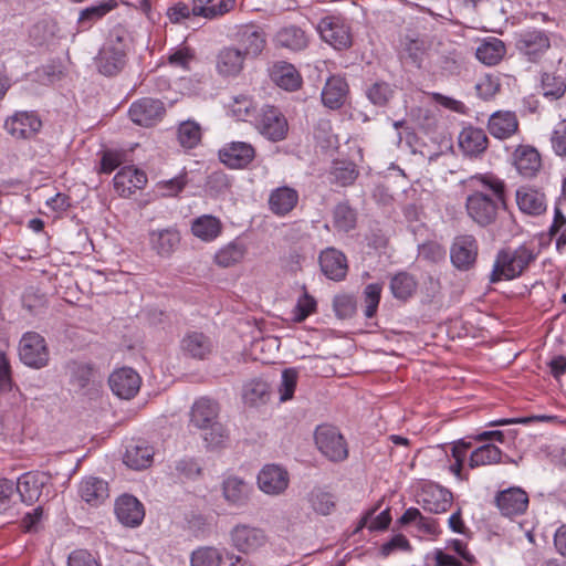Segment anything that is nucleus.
Returning <instances> with one entry per match:
<instances>
[{
  "instance_id": "f257e3e1",
  "label": "nucleus",
  "mask_w": 566,
  "mask_h": 566,
  "mask_svg": "<svg viewBox=\"0 0 566 566\" xmlns=\"http://www.w3.org/2000/svg\"><path fill=\"white\" fill-rule=\"evenodd\" d=\"M470 193L465 209L470 219L482 228L495 223L500 208L506 206L505 182L493 174H476L468 179Z\"/></svg>"
},
{
  "instance_id": "f03ea898",
  "label": "nucleus",
  "mask_w": 566,
  "mask_h": 566,
  "mask_svg": "<svg viewBox=\"0 0 566 566\" xmlns=\"http://www.w3.org/2000/svg\"><path fill=\"white\" fill-rule=\"evenodd\" d=\"M539 253L541 250L532 242L499 250L490 274V282L497 283L523 276L536 263Z\"/></svg>"
},
{
  "instance_id": "7ed1b4c3",
  "label": "nucleus",
  "mask_w": 566,
  "mask_h": 566,
  "mask_svg": "<svg viewBox=\"0 0 566 566\" xmlns=\"http://www.w3.org/2000/svg\"><path fill=\"white\" fill-rule=\"evenodd\" d=\"M129 44L128 30L122 24L113 27L95 57L98 72L109 77L119 74L127 64Z\"/></svg>"
},
{
  "instance_id": "20e7f679",
  "label": "nucleus",
  "mask_w": 566,
  "mask_h": 566,
  "mask_svg": "<svg viewBox=\"0 0 566 566\" xmlns=\"http://www.w3.org/2000/svg\"><path fill=\"white\" fill-rule=\"evenodd\" d=\"M552 34L543 29L526 28L515 33L514 48L518 56L532 64H541L552 49Z\"/></svg>"
},
{
  "instance_id": "39448f33",
  "label": "nucleus",
  "mask_w": 566,
  "mask_h": 566,
  "mask_svg": "<svg viewBox=\"0 0 566 566\" xmlns=\"http://www.w3.org/2000/svg\"><path fill=\"white\" fill-rule=\"evenodd\" d=\"M19 356L28 367L35 369L45 367L50 359L45 338L36 332L24 333L19 344Z\"/></svg>"
},
{
  "instance_id": "423d86ee",
  "label": "nucleus",
  "mask_w": 566,
  "mask_h": 566,
  "mask_svg": "<svg viewBox=\"0 0 566 566\" xmlns=\"http://www.w3.org/2000/svg\"><path fill=\"white\" fill-rule=\"evenodd\" d=\"M314 438L318 450L331 461L340 462L347 459V443L336 427L318 426Z\"/></svg>"
},
{
  "instance_id": "0eeeda50",
  "label": "nucleus",
  "mask_w": 566,
  "mask_h": 566,
  "mask_svg": "<svg viewBox=\"0 0 566 566\" xmlns=\"http://www.w3.org/2000/svg\"><path fill=\"white\" fill-rule=\"evenodd\" d=\"M255 126L260 134L271 142L285 139L289 132L287 119L280 108L264 105L256 118Z\"/></svg>"
},
{
  "instance_id": "6e6552de",
  "label": "nucleus",
  "mask_w": 566,
  "mask_h": 566,
  "mask_svg": "<svg viewBox=\"0 0 566 566\" xmlns=\"http://www.w3.org/2000/svg\"><path fill=\"white\" fill-rule=\"evenodd\" d=\"M318 32L322 40L335 50L343 51L352 46L350 28L339 17L328 15L323 18L318 23Z\"/></svg>"
},
{
  "instance_id": "1a4fd4ad",
  "label": "nucleus",
  "mask_w": 566,
  "mask_h": 566,
  "mask_svg": "<svg viewBox=\"0 0 566 566\" xmlns=\"http://www.w3.org/2000/svg\"><path fill=\"white\" fill-rule=\"evenodd\" d=\"M230 541L237 551L249 554L264 546L268 542V535L261 527L239 523L231 528Z\"/></svg>"
},
{
  "instance_id": "9d476101",
  "label": "nucleus",
  "mask_w": 566,
  "mask_h": 566,
  "mask_svg": "<svg viewBox=\"0 0 566 566\" xmlns=\"http://www.w3.org/2000/svg\"><path fill=\"white\" fill-rule=\"evenodd\" d=\"M256 156L255 148L245 142H230L218 151L219 160L230 169H245Z\"/></svg>"
},
{
  "instance_id": "9b49d317",
  "label": "nucleus",
  "mask_w": 566,
  "mask_h": 566,
  "mask_svg": "<svg viewBox=\"0 0 566 566\" xmlns=\"http://www.w3.org/2000/svg\"><path fill=\"white\" fill-rule=\"evenodd\" d=\"M479 244L472 234L457 235L450 248L452 264L460 271L471 270L478 259Z\"/></svg>"
},
{
  "instance_id": "f8f14e48",
  "label": "nucleus",
  "mask_w": 566,
  "mask_h": 566,
  "mask_svg": "<svg viewBox=\"0 0 566 566\" xmlns=\"http://www.w3.org/2000/svg\"><path fill=\"white\" fill-rule=\"evenodd\" d=\"M166 113L164 103L160 99L143 97L135 101L128 111L130 119L144 127H150L161 120Z\"/></svg>"
},
{
  "instance_id": "ddd939ff",
  "label": "nucleus",
  "mask_w": 566,
  "mask_h": 566,
  "mask_svg": "<svg viewBox=\"0 0 566 566\" xmlns=\"http://www.w3.org/2000/svg\"><path fill=\"white\" fill-rule=\"evenodd\" d=\"M6 130L14 138H33L42 128V120L35 112H17L4 123Z\"/></svg>"
},
{
  "instance_id": "4468645a",
  "label": "nucleus",
  "mask_w": 566,
  "mask_h": 566,
  "mask_svg": "<svg viewBox=\"0 0 566 566\" xmlns=\"http://www.w3.org/2000/svg\"><path fill=\"white\" fill-rule=\"evenodd\" d=\"M528 494L520 486H511L499 491L495 496V504L501 514L506 517L522 515L528 506Z\"/></svg>"
},
{
  "instance_id": "2eb2a0df",
  "label": "nucleus",
  "mask_w": 566,
  "mask_h": 566,
  "mask_svg": "<svg viewBox=\"0 0 566 566\" xmlns=\"http://www.w3.org/2000/svg\"><path fill=\"white\" fill-rule=\"evenodd\" d=\"M112 391L122 399H130L140 388V376L129 367H123L111 374L108 379Z\"/></svg>"
},
{
  "instance_id": "dca6fc26",
  "label": "nucleus",
  "mask_w": 566,
  "mask_h": 566,
  "mask_svg": "<svg viewBox=\"0 0 566 566\" xmlns=\"http://www.w3.org/2000/svg\"><path fill=\"white\" fill-rule=\"evenodd\" d=\"M147 181L146 172L133 166L120 168L113 179L115 191L124 198H128L137 190L143 189Z\"/></svg>"
},
{
  "instance_id": "f3484780",
  "label": "nucleus",
  "mask_w": 566,
  "mask_h": 566,
  "mask_svg": "<svg viewBox=\"0 0 566 566\" xmlns=\"http://www.w3.org/2000/svg\"><path fill=\"white\" fill-rule=\"evenodd\" d=\"M213 349L211 338L201 332H188L180 340V350L187 358L205 360L212 355Z\"/></svg>"
},
{
  "instance_id": "a211bd4d",
  "label": "nucleus",
  "mask_w": 566,
  "mask_h": 566,
  "mask_svg": "<svg viewBox=\"0 0 566 566\" xmlns=\"http://www.w3.org/2000/svg\"><path fill=\"white\" fill-rule=\"evenodd\" d=\"M289 473L276 464H266L258 474L259 489L270 495H279L289 486Z\"/></svg>"
},
{
  "instance_id": "6ab92c4d",
  "label": "nucleus",
  "mask_w": 566,
  "mask_h": 566,
  "mask_svg": "<svg viewBox=\"0 0 566 566\" xmlns=\"http://www.w3.org/2000/svg\"><path fill=\"white\" fill-rule=\"evenodd\" d=\"M77 494L90 507H98L109 497L108 483L97 476H84L78 483Z\"/></svg>"
},
{
  "instance_id": "aec40b11",
  "label": "nucleus",
  "mask_w": 566,
  "mask_h": 566,
  "mask_svg": "<svg viewBox=\"0 0 566 566\" xmlns=\"http://www.w3.org/2000/svg\"><path fill=\"white\" fill-rule=\"evenodd\" d=\"M238 49L249 57H255L264 50L266 44V35L264 31L255 24L242 25L237 34Z\"/></svg>"
},
{
  "instance_id": "412c9836",
  "label": "nucleus",
  "mask_w": 566,
  "mask_h": 566,
  "mask_svg": "<svg viewBox=\"0 0 566 566\" xmlns=\"http://www.w3.org/2000/svg\"><path fill=\"white\" fill-rule=\"evenodd\" d=\"M318 262L326 277L335 282L345 280L348 272V263L346 255L342 251L335 248H327L321 252Z\"/></svg>"
},
{
  "instance_id": "4be33fe9",
  "label": "nucleus",
  "mask_w": 566,
  "mask_h": 566,
  "mask_svg": "<svg viewBox=\"0 0 566 566\" xmlns=\"http://www.w3.org/2000/svg\"><path fill=\"white\" fill-rule=\"evenodd\" d=\"M348 95L349 85L346 78L340 75H332L322 90L321 99L325 107L336 111L345 105Z\"/></svg>"
},
{
  "instance_id": "5701e85b",
  "label": "nucleus",
  "mask_w": 566,
  "mask_h": 566,
  "mask_svg": "<svg viewBox=\"0 0 566 566\" xmlns=\"http://www.w3.org/2000/svg\"><path fill=\"white\" fill-rule=\"evenodd\" d=\"M50 476L43 472L31 471L23 473L17 482L15 490L21 496L22 502L33 504L38 502L43 488L48 484Z\"/></svg>"
},
{
  "instance_id": "b1692460",
  "label": "nucleus",
  "mask_w": 566,
  "mask_h": 566,
  "mask_svg": "<svg viewBox=\"0 0 566 566\" xmlns=\"http://www.w3.org/2000/svg\"><path fill=\"white\" fill-rule=\"evenodd\" d=\"M513 166L525 178L535 177L542 168V157L531 145H518L513 153Z\"/></svg>"
},
{
  "instance_id": "393cba45",
  "label": "nucleus",
  "mask_w": 566,
  "mask_h": 566,
  "mask_svg": "<svg viewBox=\"0 0 566 566\" xmlns=\"http://www.w3.org/2000/svg\"><path fill=\"white\" fill-rule=\"evenodd\" d=\"M114 510L118 521L125 526H138L145 517L144 505L129 494L120 495L115 502Z\"/></svg>"
},
{
  "instance_id": "a878e982",
  "label": "nucleus",
  "mask_w": 566,
  "mask_h": 566,
  "mask_svg": "<svg viewBox=\"0 0 566 566\" xmlns=\"http://www.w3.org/2000/svg\"><path fill=\"white\" fill-rule=\"evenodd\" d=\"M459 147L465 156L478 158L489 147V138L482 128L468 126L459 134Z\"/></svg>"
},
{
  "instance_id": "bb28decb",
  "label": "nucleus",
  "mask_w": 566,
  "mask_h": 566,
  "mask_svg": "<svg viewBox=\"0 0 566 566\" xmlns=\"http://www.w3.org/2000/svg\"><path fill=\"white\" fill-rule=\"evenodd\" d=\"M419 503L430 513H444L452 505V493L437 484H429L422 489Z\"/></svg>"
},
{
  "instance_id": "cd10ccee",
  "label": "nucleus",
  "mask_w": 566,
  "mask_h": 566,
  "mask_svg": "<svg viewBox=\"0 0 566 566\" xmlns=\"http://www.w3.org/2000/svg\"><path fill=\"white\" fill-rule=\"evenodd\" d=\"M298 191L289 186H281L271 190L268 199L269 210L276 217H285L298 203Z\"/></svg>"
},
{
  "instance_id": "c85d7f7f",
  "label": "nucleus",
  "mask_w": 566,
  "mask_h": 566,
  "mask_svg": "<svg viewBox=\"0 0 566 566\" xmlns=\"http://www.w3.org/2000/svg\"><path fill=\"white\" fill-rule=\"evenodd\" d=\"M515 200L521 212L528 216H539L546 211L545 195L530 186H522L515 192Z\"/></svg>"
},
{
  "instance_id": "c756f323",
  "label": "nucleus",
  "mask_w": 566,
  "mask_h": 566,
  "mask_svg": "<svg viewBox=\"0 0 566 566\" xmlns=\"http://www.w3.org/2000/svg\"><path fill=\"white\" fill-rule=\"evenodd\" d=\"M489 133L497 139H507L518 129V120L513 112L499 111L488 122Z\"/></svg>"
},
{
  "instance_id": "7c9ffc66",
  "label": "nucleus",
  "mask_w": 566,
  "mask_h": 566,
  "mask_svg": "<svg viewBox=\"0 0 566 566\" xmlns=\"http://www.w3.org/2000/svg\"><path fill=\"white\" fill-rule=\"evenodd\" d=\"M219 409V403L216 400L202 397L195 401L190 421L199 429H207L211 423L217 422Z\"/></svg>"
},
{
  "instance_id": "2f4dec72",
  "label": "nucleus",
  "mask_w": 566,
  "mask_h": 566,
  "mask_svg": "<svg viewBox=\"0 0 566 566\" xmlns=\"http://www.w3.org/2000/svg\"><path fill=\"white\" fill-rule=\"evenodd\" d=\"M180 243V234L175 228L151 230L149 232V244L161 258L170 256Z\"/></svg>"
},
{
  "instance_id": "473e14b6",
  "label": "nucleus",
  "mask_w": 566,
  "mask_h": 566,
  "mask_svg": "<svg viewBox=\"0 0 566 566\" xmlns=\"http://www.w3.org/2000/svg\"><path fill=\"white\" fill-rule=\"evenodd\" d=\"M252 492V486L239 476H228L222 483V493L229 504L245 505Z\"/></svg>"
},
{
  "instance_id": "72a5a7b5",
  "label": "nucleus",
  "mask_w": 566,
  "mask_h": 566,
  "mask_svg": "<svg viewBox=\"0 0 566 566\" xmlns=\"http://www.w3.org/2000/svg\"><path fill=\"white\" fill-rule=\"evenodd\" d=\"M271 78L277 86L291 92L298 90L302 85L298 71L287 62L275 63L271 70Z\"/></svg>"
},
{
  "instance_id": "f704fd0d",
  "label": "nucleus",
  "mask_w": 566,
  "mask_h": 566,
  "mask_svg": "<svg viewBox=\"0 0 566 566\" xmlns=\"http://www.w3.org/2000/svg\"><path fill=\"white\" fill-rule=\"evenodd\" d=\"M505 54V43L501 39L494 36L484 39L475 51L476 59L488 66L499 64Z\"/></svg>"
},
{
  "instance_id": "c9c22d12",
  "label": "nucleus",
  "mask_w": 566,
  "mask_h": 566,
  "mask_svg": "<svg viewBox=\"0 0 566 566\" xmlns=\"http://www.w3.org/2000/svg\"><path fill=\"white\" fill-rule=\"evenodd\" d=\"M538 88L546 99L551 102L559 101L566 94V78L555 72L542 71Z\"/></svg>"
},
{
  "instance_id": "e433bc0d",
  "label": "nucleus",
  "mask_w": 566,
  "mask_h": 566,
  "mask_svg": "<svg viewBox=\"0 0 566 566\" xmlns=\"http://www.w3.org/2000/svg\"><path fill=\"white\" fill-rule=\"evenodd\" d=\"M118 6L117 0H102L85 9L81 10L77 25L78 29L84 31L93 27L94 23L103 19L107 13L116 9Z\"/></svg>"
},
{
  "instance_id": "4c0bfd02",
  "label": "nucleus",
  "mask_w": 566,
  "mask_h": 566,
  "mask_svg": "<svg viewBox=\"0 0 566 566\" xmlns=\"http://www.w3.org/2000/svg\"><path fill=\"white\" fill-rule=\"evenodd\" d=\"M235 0H192V15L214 19L233 10Z\"/></svg>"
},
{
  "instance_id": "58836bf2",
  "label": "nucleus",
  "mask_w": 566,
  "mask_h": 566,
  "mask_svg": "<svg viewBox=\"0 0 566 566\" xmlns=\"http://www.w3.org/2000/svg\"><path fill=\"white\" fill-rule=\"evenodd\" d=\"M389 289L396 300L406 302L415 295L418 281L411 273L400 271L390 277Z\"/></svg>"
},
{
  "instance_id": "ea45409f",
  "label": "nucleus",
  "mask_w": 566,
  "mask_h": 566,
  "mask_svg": "<svg viewBox=\"0 0 566 566\" xmlns=\"http://www.w3.org/2000/svg\"><path fill=\"white\" fill-rule=\"evenodd\" d=\"M247 56L238 48H224L218 54L217 67L220 74L234 76L243 69Z\"/></svg>"
},
{
  "instance_id": "a19ab883",
  "label": "nucleus",
  "mask_w": 566,
  "mask_h": 566,
  "mask_svg": "<svg viewBox=\"0 0 566 566\" xmlns=\"http://www.w3.org/2000/svg\"><path fill=\"white\" fill-rule=\"evenodd\" d=\"M154 449L146 441H137L127 447L124 462L132 469L142 470L153 462Z\"/></svg>"
},
{
  "instance_id": "79ce46f5",
  "label": "nucleus",
  "mask_w": 566,
  "mask_h": 566,
  "mask_svg": "<svg viewBox=\"0 0 566 566\" xmlns=\"http://www.w3.org/2000/svg\"><path fill=\"white\" fill-rule=\"evenodd\" d=\"M221 231L222 223L220 219L211 214L200 216L191 223L192 234L206 242L217 239Z\"/></svg>"
},
{
  "instance_id": "37998d69",
  "label": "nucleus",
  "mask_w": 566,
  "mask_h": 566,
  "mask_svg": "<svg viewBox=\"0 0 566 566\" xmlns=\"http://www.w3.org/2000/svg\"><path fill=\"white\" fill-rule=\"evenodd\" d=\"M332 219L335 230L347 233L356 228L358 213L348 201H342L334 207Z\"/></svg>"
},
{
  "instance_id": "c03bdc74",
  "label": "nucleus",
  "mask_w": 566,
  "mask_h": 566,
  "mask_svg": "<svg viewBox=\"0 0 566 566\" xmlns=\"http://www.w3.org/2000/svg\"><path fill=\"white\" fill-rule=\"evenodd\" d=\"M275 42L279 46L300 51L307 46L308 40L305 31L300 27L287 25L277 31Z\"/></svg>"
},
{
  "instance_id": "a18cd8bd",
  "label": "nucleus",
  "mask_w": 566,
  "mask_h": 566,
  "mask_svg": "<svg viewBox=\"0 0 566 566\" xmlns=\"http://www.w3.org/2000/svg\"><path fill=\"white\" fill-rule=\"evenodd\" d=\"M177 140L185 150L196 148L202 140V128L193 119L181 122L177 128Z\"/></svg>"
},
{
  "instance_id": "49530a36",
  "label": "nucleus",
  "mask_w": 566,
  "mask_h": 566,
  "mask_svg": "<svg viewBox=\"0 0 566 566\" xmlns=\"http://www.w3.org/2000/svg\"><path fill=\"white\" fill-rule=\"evenodd\" d=\"M503 452L493 443H484L473 450L469 458V467L475 469L502 462Z\"/></svg>"
},
{
  "instance_id": "de8ad7c7",
  "label": "nucleus",
  "mask_w": 566,
  "mask_h": 566,
  "mask_svg": "<svg viewBox=\"0 0 566 566\" xmlns=\"http://www.w3.org/2000/svg\"><path fill=\"white\" fill-rule=\"evenodd\" d=\"M245 252V245L241 241L234 240L218 250L214 254V262L221 268H230L241 262Z\"/></svg>"
},
{
  "instance_id": "09e8293b",
  "label": "nucleus",
  "mask_w": 566,
  "mask_h": 566,
  "mask_svg": "<svg viewBox=\"0 0 566 566\" xmlns=\"http://www.w3.org/2000/svg\"><path fill=\"white\" fill-rule=\"evenodd\" d=\"M358 177L356 165L352 161L336 160L331 170V181L342 187L350 186Z\"/></svg>"
},
{
  "instance_id": "8fccbe9b",
  "label": "nucleus",
  "mask_w": 566,
  "mask_h": 566,
  "mask_svg": "<svg viewBox=\"0 0 566 566\" xmlns=\"http://www.w3.org/2000/svg\"><path fill=\"white\" fill-rule=\"evenodd\" d=\"M308 501L312 509L321 515H328L336 507L335 495L322 489H314L308 495Z\"/></svg>"
},
{
  "instance_id": "3c124183",
  "label": "nucleus",
  "mask_w": 566,
  "mask_h": 566,
  "mask_svg": "<svg viewBox=\"0 0 566 566\" xmlns=\"http://www.w3.org/2000/svg\"><path fill=\"white\" fill-rule=\"evenodd\" d=\"M270 395L269 384L262 379H252L243 387V399L249 405L264 402Z\"/></svg>"
},
{
  "instance_id": "603ef678",
  "label": "nucleus",
  "mask_w": 566,
  "mask_h": 566,
  "mask_svg": "<svg viewBox=\"0 0 566 566\" xmlns=\"http://www.w3.org/2000/svg\"><path fill=\"white\" fill-rule=\"evenodd\" d=\"M394 88L385 81H376L366 90V96L375 106L385 107L394 96Z\"/></svg>"
},
{
  "instance_id": "864d4df0",
  "label": "nucleus",
  "mask_w": 566,
  "mask_h": 566,
  "mask_svg": "<svg viewBox=\"0 0 566 566\" xmlns=\"http://www.w3.org/2000/svg\"><path fill=\"white\" fill-rule=\"evenodd\" d=\"M190 563L191 566H220L222 555L216 547H199L192 552Z\"/></svg>"
},
{
  "instance_id": "5fc2aeb1",
  "label": "nucleus",
  "mask_w": 566,
  "mask_h": 566,
  "mask_svg": "<svg viewBox=\"0 0 566 566\" xmlns=\"http://www.w3.org/2000/svg\"><path fill=\"white\" fill-rule=\"evenodd\" d=\"M333 310L339 319L352 318L357 310L356 298L354 295L346 293L337 294L333 298Z\"/></svg>"
},
{
  "instance_id": "6e6d98bb",
  "label": "nucleus",
  "mask_w": 566,
  "mask_h": 566,
  "mask_svg": "<svg viewBox=\"0 0 566 566\" xmlns=\"http://www.w3.org/2000/svg\"><path fill=\"white\" fill-rule=\"evenodd\" d=\"M382 285L379 283L367 284L364 289V314L367 318H373L378 310L381 298Z\"/></svg>"
},
{
  "instance_id": "4d7b16f0",
  "label": "nucleus",
  "mask_w": 566,
  "mask_h": 566,
  "mask_svg": "<svg viewBox=\"0 0 566 566\" xmlns=\"http://www.w3.org/2000/svg\"><path fill=\"white\" fill-rule=\"evenodd\" d=\"M316 311V300L304 289V293L298 297L297 303L293 310V321L295 323H302Z\"/></svg>"
},
{
  "instance_id": "13d9d810",
  "label": "nucleus",
  "mask_w": 566,
  "mask_h": 566,
  "mask_svg": "<svg viewBox=\"0 0 566 566\" xmlns=\"http://www.w3.org/2000/svg\"><path fill=\"white\" fill-rule=\"evenodd\" d=\"M548 234L551 238L558 234L556 239V250L563 253L566 248V217L558 208L555 209L554 220L549 227Z\"/></svg>"
},
{
  "instance_id": "bf43d9fd",
  "label": "nucleus",
  "mask_w": 566,
  "mask_h": 566,
  "mask_svg": "<svg viewBox=\"0 0 566 566\" xmlns=\"http://www.w3.org/2000/svg\"><path fill=\"white\" fill-rule=\"evenodd\" d=\"M203 430L206 431L203 434V440L208 448H221L229 439L227 429L218 421L211 423L207 429Z\"/></svg>"
},
{
  "instance_id": "052dcab7",
  "label": "nucleus",
  "mask_w": 566,
  "mask_h": 566,
  "mask_svg": "<svg viewBox=\"0 0 566 566\" xmlns=\"http://www.w3.org/2000/svg\"><path fill=\"white\" fill-rule=\"evenodd\" d=\"M440 67L447 75H458L464 64V56L457 50L449 51L440 56Z\"/></svg>"
},
{
  "instance_id": "680f3d73",
  "label": "nucleus",
  "mask_w": 566,
  "mask_h": 566,
  "mask_svg": "<svg viewBox=\"0 0 566 566\" xmlns=\"http://www.w3.org/2000/svg\"><path fill=\"white\" fill-rule=\"evenodd\" d=\"M297 379L298 371L295 368H286L282 371V381L279 387L281 401H287L293 398Z\"/></svg>"
},
{
  "instance_id": "e2e57ef3",
  "label": "nucleus",
  "mask_w": 566,
  "mask_h": 566,
  "mask_svg": "<svg viewBox=\"0 0 566 566\" xmlns=\"http://www.w3.org/2000/svg\"><path fill=\"white\" fill-rule=\"evenodd\" d=\"M67 566H102L99 557L85 548H77L70 553Z\"/></svg>"
},
{
  "instance_id": "0e129e2a",
  "label": "nucleus",
  "mask_w": 566,
  "mask_h": 566,
  "mask_svg": "<svg viewBox=\"0 0 566 566\" xmlns=\"http://www.w3.org/2000/svg\"><path fill=\"white\" fill-rule=\"evenodd\" d=\"M187 184V174L184 172L169 180H163L157 182L156 188L164 197H175L184 190Z\"/></svg>"
},
{
  "instance_id": "69168bd1",
  "label": "nucleus",
  "mask_w": 566,
  "mask_h": 566,
  "mask_svg": "<svg viewBox=\"0 0 566 566\" xmlns=\"http://www.w3.org/2000/svg\"><path fill=\"white\" fill-rule=\"evenodd\" d=\"M554 153L559 157H566V118L559 120L551 136Z\"/></svg>"
},
{
  "instance_id": "338daca9",
  "label": "nucleus",
  "mask_w": 566,
  "mask_h": 566,
  "mask_svg": "<svg viewBox=\"0 0 566 566\" xmlns=\"http://www.w3.org/2000/svg\"><path fill=\"white\" fill-rule=\"evenodd\" d=\"M411 545L407 537L402 534L394 535L388 542L380 546V554L384 557H388L396 551H410Z\"/></svg>"
},
{
  "instance_id": "774afa93",
  "label": "nucleus",
  "mask_w": 566,
  "mask_h": 566,
  "mask_svg": "<svg viewBox=\"0 0 566 566\" xmlns=\"http://www.w3.org/2000/svg\"><path fill=\"white\" fill-rule=\"evenodd\" d=\"M92 371V367L87 364L73 363L71 380L77 387L85 388L90 384Z\"/></svg>"
}]
</instances>
